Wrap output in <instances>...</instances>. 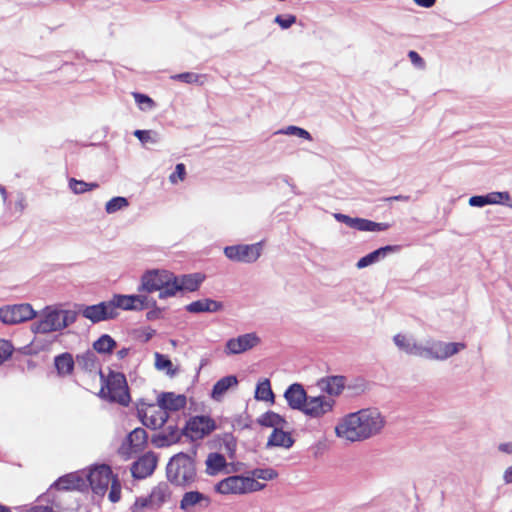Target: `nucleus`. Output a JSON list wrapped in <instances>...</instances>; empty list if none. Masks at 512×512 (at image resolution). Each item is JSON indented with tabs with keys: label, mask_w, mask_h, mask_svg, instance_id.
I'll return each instance as SVG.
<instances>
[{
	"label": "nucleus",
	"mask_w": 512,
	"mask_h": 512,
	"mask_svg": "<svg viewBox=\"0 0 512 512\" xmlns=\"http://www.w3.org/2000/svg\"><path fill=\"white\" fill-rule=\"evenodd\" d=\"M394 343L398 348L409 354H417L420 353L421 350V348L416 344H411L406 336L402 334H397L394 336Z\"/></svg>",
	"instance_id": "36"
},
{
	"label": "nucleus",
	"mask_w": 512,
	"mask_h": 512,
	"mask_svg": "<svg viewBox=\"0 0 512 512\" xmlns=\"http://www.w3.org/2000/svg\"><path fill=\"white\" fill-rule=\"evenodd\" d=\"M489 202H491V200H489L485 196H473L469 199V204L471 206H476V207H482V206L488 204Z\"/></svg>",
	"instance_id": "52"
},
{
	"label": "nucleus",
	"mask_w": 512,
	"mask_h": 512,
	"mask_svg": "<svg viewBox=\"0 0 512 512\" xmlns=\"http://www.w3.org/2000/svg\"><path fill=\"white\" fill-rule=\"evenodd\" d=\"M255 397L264 401H273L274 394L271 389L270 381L268 379L258 383L255 391Z\"/></svg>",
	"instance_id": "35"
},
{
	"label": "nucleus",
	"mask_w": 512,
	"mask_h": 512,
	"mask_svg": "<svg viewBox=\"0 0 512 512\" xmlns=\"http://www.w3.org/2000/svg\"><path fill=\"white\" fill-rule=\"evenodd\" d=\"M217 428L215 419L209 415H195L187 419L182 434L191 441L208 437Z\"/></svg>",
	"instance_id": "6"
},
{
	"label": "nucleus",
	"mask_w": 512,
	"mask_h": 512,
	"mask_svg": "<svg viewBox=\"0 0 512 512\" xmlns=\"http://www.w3.org/2000/svg\"><path fill=\"white\" fill-rule=\"evenodd\" d=\"M262 253V244H239L227 246L224 248L225 256L235 262L252 263L255 262Z\"/></svg>",
	"instance_id": "9"
},
{
	"label": "nucleus",
	"mask_w": 512,
	"mask_h": 512,
	"mask_svg": "<svg viewBox=\"0 0 512 512\" xmlns=\"http://www.w3.org/2000/svg\"><path fill=\"white\" fill-rule=\"evenodd\" d=\"M134 98L139 105L147 104L148 108H152L154 106V101L147 95L134 93Z\"/></svg>",
	"instance_id": "51"
},
{
	"label": "nucleus",
	"mask_w": 512,
	"mask_h": 512,
	"mask_svg": "<svg viewBox=\"0 0 512 512\" xmlns=\"http://www.w3.org/2000/svg\"><path fill=\"white\" fill-rule=\"evenodd\" d=\"M155 317H156V312L150 311V312L147 313V318L149 320L155 319Z\"/></svg>",
	"instance_id": "64"
},
{
	"label": "nucleus",
	"mask_w": 512,
	"mask_h": 512,
	"mask_svg": "<svg viewBox=\"0 0 512 512\" xmlns=\"http://www.w3.org/2000/svg\"><path fill=\"white\" fill-rule=\"evenodd\" d=\"M102 396L110 402L127 406L130 402V394L126 378L122 373H110L105 387L101 389Z\"/></svg>",
	"instance_id": "5"
},
{
	"label": "nucleus",
	"mask_w": 512,
	"mask_h": 512,
	"mask_svg": "<svg viewBox=\"0 0 512 512\" xmlns=\"http://www.w3.org/2000/svg\"><path fill=\"white\" fill-rule=\"evenodd\" d=\"M54 366L61 377L72 374L74 370V359L72 354L65 352L55 357Z\"/></svg>",
	"instance_id": "26"
},
{
	"label": "nucleus",
	"mask_w": 512,
	"mask_h": 512,
	"mask_svg": "<svg viewBox=\"0 0 512 512\" xmlns=\"http://www.w3.org/2000/svg\"><path fill=\"white\" fill-rule=\"evenodd\" d=\"M172 492L166 482L158 483L149 494V501L152 503V508L156 509L164 505L171 498Z\"/></svg>",
	"instance_id": "21"
},
{
	"label": "nucleus",
	"mask_w": 512,
	"mask_h": 512,
	"mask_svg": "<svg viewBox=\"0 0 512 512\" xmlns=\"http://www.w3.org/2000/svg\"><path fill=\"white\" fill-rule=\"evenodd\" d=\"M54 487L60 491H80L87 490L86 472L76 471L66 474L57 479Z\"/></svg>",
	"instance_id": "14"
},
{
	"label": "nucleus",
	"mask_w": 512,
	"mask_h": 512,
	"mask_svg": "<svg viewBox=\"0 0 512 512\" xmlns=\"http://www.w3.org/2000/svg\"><path fill=\"white\" fill-rule=\"evenodd\" d=\"M203 280L204 277L201 274L183 275L181 278L176 277L179 291H196Z\"/></svg>",
	"instance_id": "28"
},
{
	"label": "nucleus",
	"mask_w": 512,
	"mask_h": 512,
	"mask_svg": "<svg viewBox=\"0 0 512 512\" xmlns=\"http://www.w3.org/2000/svg\"><path fill=\"white\" fill-rule=\"evenodd\" d=\"M335 401L326 396L307 397L302 412L312 418H320L332 411Z\"/></svg>",
	"instance_id": "13"
},
{
	"label": "nucleus",
	"mask_w": 512,
	"mask_h": 512,
	"mask_svg": "<svg viewBox=\"0 0 512 512\" xmlns=\"http://www.w3.org/2000/svg\"><path fill=\"white\" fill-rule=\"evenodd\" d=\"M110 301L113 306L115 318L118 316L119 309L141 311L149 307L148 297L145 295H122L115 294Z\"/></svg>",
	"instance_id": "11"
},
{
	"label": "nucleus",
	"mask_w": 512,
	"mask_h": 512,
	"mask_svg": "<svg viewBox=\"0 0 512 512\" xmlns=\"http://www.w3.org/2000/svg\"><path fill=\"white\" fill-rule=\"evenodd\" d=\"M82 316L93 323L114 319L115 313L110 301H103L99 304L83 306L80 309Z\"/></svg>",
	"instance_id": "15"
},
{
	"label": "nucleus",
	"mask_w": 512,
	"mask_h": 512,
	"mask_svg": "<svg viewBox=\"0 0 512 512\" xmlns=\"http://www.w3.org/2000/svg\"><path fill=\"white\" fill-rule=\"evenodd\" d=\"M69 187L76 194H82L90 190H94L99 187L97 183H87L83 180H77L71 178L69 181Z\"/></svg>",
	"instance_id": "37"
},
{
	"label": "nucleus",
	"mask_w": 512,
	"mask_h": 512,
	"mask_svg": "<svg viewBox=\"0 0 512 512\" xmlns=\"http://www.w3.org/2000/svg\"><path fill=\"white\" fill-rule=\"evenodd\" d=\"M134 136L137 137L143 144L149 141L156 142V139L151 137V131L149 130H135Z\"/></svg>",
	"instance_id": "49"
},
{
	"label": "nucleus",
	"mask_w": 512,
	"mask_h": 512,
	"mask_svg": "<svg viewBox=\"0 0 512 512\" xmlns=\"http://www.w3.org/2000/svg\"><path fill=\"white\" fill-rule=\"evenodd\" d=\"M148 435L145 429L135 428L127 436L129 448H144L147 445Z\"/></svg>",
	"instance_id": "31"
},
{
	"label": "nucleus",
	"mask_w": 512,
	"mask_h": 512,
	"mask_svg": "<svg viewBox=\"0 0 512 512\" xmlns=\"http://www.w3.org/2000/svg\"><path fill=\"white\" fill-rule=\"evenodd\" d=\"M137 414L142 423L150 429L161 428L168 420L169 414L166 413L158 401L156 403H147L141 400L137 404Z\"/></svg>",
	"instance_id": "7"
},
{
	"label": "nucleus",
	"mask_w": 512,
	"mask_h": 512,
	"mask_svg": "<svg viewBox=\"0 0 512 512\" xmlns=\"http://www.w3.org/2000/svg\"><path fill=\"white\" fill-rule=\"evenodd\" d=\"M346 379L343 376H328L322 378L318 385L321 390L327 392L329 395L338 396L341 394L345 387Z\"/></svg>",
	"instance_id": "23"
},
{
	"label": "nucleus",
	"mask_w": 512,
	"mask_h": 512,
	"mask_svg": "<svg viewBox=\"0 0 512 512\" xmlns=\"http://www.w3.org/2000/svg\"><path fill=\"white\" fill-rule=\"evenodd\" d=\"M58 313H60V324L61 329H65L66 327L73 324L78 316V313L73 310H58Z\"/></svg>",
	"instance_id": "41"
},
{
	"label": "nucleus",
	"mask_w": 512,
	"mask_h": 512,
	"mask_svg": "<svg viewBox=\"0 0 512 512\" xmlns=\"http://www.w3.org/2000/svg\"><path fill=\"white\" fill-rule=\"evenodd\" d=\"M36 312L30 304H17L0 308V320L5 324H17L33 319Z\"/></svg>",
	"instance_id": "10"
},
{
	"label": "nucleus",
	"mask_w": 512,
	"mask_h": 512,
	"mask_svg": "<svg viewBox=\"0 0 512 512\" xmlns=\"http://www.w3.org/2000/svg\"><path fill=\"white\" fill-rule=\"evenodd\" d=\"M158 459L156 455L149 450L147 453L139 457L131 466V474L136 479H144L150 476L156 466Z\"/></svg>",
	"instance_id": "17"
},
{
	"label": "nucleus",
	"mask_w": 512,
	"mask_h": 512,
	"mask_svg": "<svg viewBox=\"0 0 512 512\" xmlns=\"http://www.w3.org/2000/svg\"><path fill=\"white\" fill-rule=\"evenodd\" d=\"M13 346L7 340H0V365L8 360L13 353Z\"/></svg>",
	"instance_id": "43"
},
{
	"label": "nucleus",
	"mask_w": 512,
	"mask_h": 512,
	"mask_svg": "<svg viewBox=\"0 0 512 512\" xmlns=\"http://www.w3.org/2000/svg\"><path fill=\"white\" fill-rule=\"evenodd\" d=\"M284 397L292 409L301 411L308 396L301 384L294 383L287 388Z\"/></svg>",
	"instance_id": "19"
},
{
	"label": "nucleus",
	"mask_w": 512,
	"mask_h": 512,
	"mask_svg": "<svg viewBox=\"0 0 512 512\" xmlns=\"http://www.w3.org/2000/svg\"><path fill=\"white\" fill-rule=\"evenodd\" d=\"M130 352L129 348H122L117 352V357L119 359H124Z\"/></svg>",
	"instance_id": "61"
},
{
	"label": "nucleus",
	"mask_w": 512,
	"mask_h": 512,
	"mask_svg": "<svg viewBox=\"0 0 512 512\" xmlns=\"http://www.w3.org/2000/svg\"><path fill=\"white\" fill-rule=\"evenodd\" d=\"M155 334V330H150L145 337V340L148 341L152 338V336Z\"/></svg>",
	"instance_id": "63"
},
{
	"label": "nucleus",
	"mask_w": 512,
	"mask_h": 512,
	"mask_svg": "<svg viewBox=\"0 0 512 512\" xmlns=\"http://www.w3.org/2000/svg\"><path fill=\"white\" fill-rule=\"evenodd\" d=\"M414 2L421 7L430 8L435 4L436 0H414Z\"/></svg>",
	"instance_id": "58"
},
{
	"label": "nucleus",
	"mask_w": 512,
	"mask_h": 512,
	"mask_svg": "<svg viewBox=\"0 0 512 512\" xmlns=\"http://www.w3.org/2000/svg\"><path fill=\"white\" fill-rule=\"evenodd\" d=\"M278 476L276 470L272 468H257L251 471V476L249 478H253L254 480H264L270 481L275 479Z\"/></svg>",
	"instance_id": "39"
},
{
	"label": "nucleus",
	"mask_w": 512,
	"mask_h": 512,
	"mask_svg": "<svg viewBox=\"0 0 512 512\" xmlns=\"http://www.w3.org/2000/svg\"><path fill=\"white\" fill-rule=\"evenodd\" d=\"M465 345L462 343H442L438 342L434 344L428 352L436 359L448 358L460 350L464 349Z\"/></svg>",
	"instance_id": "20"
},
{
	"label": "nucleus",
	"mask_w": 512,
	"mask_h": 512,
	"mask_svg": "<svg viewBox=\"0 0 512 512\" xmlns=\"http://www.w3.org/2000/svg\"><path fill=\"white\" fill-rule=\"evenodd\" d=\"M162 439L166 445H172L179 439V432L175 429L170 433V435H164Z\"/></svg>",
	"instance_id": "55"
},
{
	"label": "nucleus",
	"mask_w": 512,
	"mask_h": 512,
	"mask_svg": "<svg viewBox=\"0 0 512 512\" xmlns=\"http://www.w3.org/2000/svg\"><path fill=\"white\" fill-rule=\"evenodd\" d=\"M238 381L235 376H226L218 380L212 389V397L217 398L223 395L230 387L237 385Z\"/></svg>",
	"instance_id": "33"
},
{
	"label": "nucleus",
	"mask_w": 512,
	"mask_h": 512,
	"mask_svg": "<svg viewBox=\"0 0 512 512\" xmlns=\"http://www.w3.org/2000/svg\"><path fill=\"white\" fill-rule=\"evenodd\" d=\"M197 505L205 508L208 507L210 505L209 497L198 491H189L183 495L180 501V509L185 511H188Z\"/></svg>",
	"instance_id": "22"
},
{
	"label": "nucleus",
	"mask_w": 512,
	"mask_h": 512,
	"mask_svg": "<svg viewBox=\"0 0 512 512\" xmlns=\"http://www.w3.org/2000/svg\"><path fill=\"white\" fill-rule=\"evenodd\" d=\"M275 22L282 28L288 29L296 22V17L294 15H277L275 17Z\"/></svg>",
	"instance_id": "45"
},
{
	"label": "nucleus",
	"mask_w": 512,
	"mask_h": 512,
	"mask_svg": "<svg viewBox=\"0 0 512 512\" xmlns=\"http://www.w3.org/2000/svg\"><path fill=\"white\" fill-rule=\"evenodd\" d=\"M408 56H409L411 62L415 66L420 67V68L424 67L425 63H424L423 59L421 58V56L416 51H410L408 53Z\"/></svg>",
	"instance_id": "53"
},
{
	"label": "nucleus",
	"mask_w": 512,
	"mask_h": 512,
	"mask_svg": "<svg viewBox=\"0 0 512 512\" xmlns=\"http://www.w3.org/2000/svg\"><path fill=\"white\" fill-rule=\"evenodd\" d=\"M359 231H385L390 228V224L388 223H378L364 218H355V222L353 227Z\"/></svg>",
	"instance_id": "29"
},
{
	"label": "nucleus",
	"mask_w": 512,
	"mask_h": 512,
	"mask_svg": "<svg viewBox=\"0 0 512 512\" xmlns=\"http://www.w3.org/2000/svg\"><path fill=\"white\" fill-rule=\"evenodd\" d=\"M259 343L260 338L256 333L243 334L229 339L225 346V352L226 354H241L254 348Z\"/></svg>",
	"instance_id": "16"
},
{
	"label": "nucleus",
	"mask_w": 512,
	"mask_h": 512,
	"mask_svg": "<svg viewBox=\"0 0 512 512\" xmlns=\"http://www.w3.org/2000/svg\"><path fill=\"white\" fill-rule=\"evenodd\" d=\"M206 465L207 472L211 475L217 474L228 466L225 457L219 453H210L207 457Z\"/></svg>",
	"instance_id": "30"
},
{
	"label": "nucleus",
	"mask_w": 512,
	"mask_h": 512,
	"mask_svg": "<svg viewBox=\"0 0 512 512\" xmlns=\"http://www.w3.org/2000/svg\"><path fill=\"white\" fill-rule=\"evenodd\" d=\"M222 308L221 302L212 299H200L186 306V310L190 313L217 312Z\"/></svg>",
	"instance_id": "24"
},
{
	"label": "nucleus",
	"mask_w": 512,
	"mask_h": 512,
	"mask_svg": "<svg viewBox=\"0 0 512 512\" xmlns=\"http://www.w3.org/2000/svg\"><path fill=\"white\" fill-rule=\"evenodd\" d=\"M128 205H129V203L126 198L114 197L106 203L105 209H106L107 213L111 214V213H115L118 210H121V209L127 207Z\"/></svg>",
	"instance_id": "40"
},
{
	"label": "nucleus",
	"mask_w": 512,
	"mask_h": 512,
	"mask_svg": "<svg viewBox=\"0 0 512 512\" xmlns=\"http://www.w3.org/2000/svg\"><path fill=\"white\" fill-rule=\"evenodd\" d=\"M398 250H399V246L387 245V246L381 247V248L367 254L366 256L362 257L361 259H359L356 266L359 269L365 268V267L375 263L376 261H378L379 258H384L387 255V253L395 252Z\"/></svg>",
	"instance_id": "25"
},
{
	"label": "nucleus",
	"mask_w": 512,
	"mask_h": 512,
	"mask_svg": "<svg viewBox=\"0 0 512 512\" xmlns=\"http://www.w3.org/2000/svg\"><path fill=\"white\" fill-rule=\"evenodd\" d=\"M279 421H282V419L279 417V415L275 413H267L262 420V424L265 426H274Z\"/></svg>",
	"instance_id": "50"
},
{
	"label": "nucleus",
	"mask_w": 512,
	"mask_h": 512,
	"mask_svg": "<svg viewBox=\"0 0 512 512\" xmlns=\"http://www.w3.org/2000/svg\"><path fill=\"white\" fill-rule=\"evenodd\" d=\"M408 198L409 197H407V196L399 195V196L387 198V200L388 201H392V200H408Z\"/></svg>",
	"instance_id": "62"
},
{
	"label": "nucleus",
	"mask_w": 512,
	"mask_h": 512,
	"mask_svg": "<svg viewBox=\"0 0 512 512\" xmlns=\"http://www.w3.org/2000/svg\"><path fill=\"white\" fill-rule=\"evenodd\" d=\"M26 512H54L52 508L47 506H35L27 510Z\"/></svg>",
	"instance_id": "57"
},
{
	"label": "nucleus",
	"mask_w": 512,
	"mask_h": 512,
	"mask_svg": "<svg viewBox=\"0 0 512 512\" xmlns=\"http://www.w3.org/2000/svg\"><path fill=\"white\" fill-rule=\"evenodd\" d=\"M152 508V503L149 501V495L147 497L137 498L132 506L133 512H141L145 508Z\"/></svg>",
	"instance_id": "47"
},
{
	"label": "nucleus",
	"mask_w": 512,
	"mask_h": 512,
	"mask_svg": "<svg viewBox=\"0 0 512 512\" xmlns=\"http://www.w3.org/2000/svg\"><path fill=\"white\" fill-rule=\"evenodd\" d=\"M265 486V484L260 483L259 481H256L253 478H249L248 476L244 477L234 475L219 481L215 485V490L216 492L223 495H241L260 491L264 489Z\"/></svg>",
	"instance_id": "4"
},
{
	"label": "nucleus",
	"mask_w": 512,
	"mask_h": 512,
	"mask_svg": "<svg viewBox=\"0 0 512 512\" xmlns=\"http://www.w3.org/2000/svg\"><path fill=\"white\" fill-rule=\"evenodd\" d=\"M116 345V341L110 335L103 334L93 343V348L100 354H111Z\"/></svg>",
	"instance_id": "32"
},
{
	"label": "nucleus",
	"mask_w": 512,
	"mask_h": 512,
	"mask_svg": "<svg viewBox=\"0 0 512 512\" xmlns=\"http://www.w3.org/2000/svg\"><path fill=\"white\" fill-rule=\"evenodd\" d=\"M286 133L294 134V135H297L298 137H301V138H304L307 140H312L310 133L307 130L300 128V127L289 126L286 130Z\"/></svg>",
	"instance_id": "48"
},
{
	"label": "nucleus",
	"mask_w": 512,
	"mask_h": 512,
	"mask_svg": "<svg viewBox=\"0 0 512 512\" xmlns=\"http://www.w3.org/2000/svg\"><path fill=\"white\" fill-rule=\"evenodd\" d=\"M334 216H335L336 220H338L339 222L344 223L351 228L353 227L355 218H352L348 215L341 214V213H337Z\"/></svg>",
	"instance_id": "54"
},
{
	"label": "nucleus",
	"mask_w": 512,
	"mask_h": 512,
	"mask_svg": "<svg viewBox=\"0 0 512 512\" xmlns=\"http://www.w3.org/2000/svg\"><path fill=\"white\" fill-rule=\"evenodd\" d=\"M158 403L166 410V413L177 412L186 407L187 398L184 394L174 392H162L157 397Z\"/></svg>",
	"instance_id": "18"
},
{
	"label": "nucleus",
	"mask_w": 512,
	"mask_h": 512,
	"mask_svg": "<svg viewBox=\"0 0 512 512\" xmlns=\"http://www.w3.org/2000/svg\"><path fill=\"white\" fill-rule=\"evenodd\" d=\"M504 481L505 483L509 484L512 483V466L508 467L506 471L504 472Z\"/></svg>",
	"instance_id": "60"
},
{
	"label": "nucleus",
	"mask_w": 512,
	"mask_h": 512,
	"mask_svg": "<svg viewBox=\"0 0 512 512\" xmlns=\"http://www.w3.org/2000/svg\"><path fill=\"white\" fill-rule=\"evenodd\" d=\"M195 463L191 456L180 452L173 456L167 465V477L176 485H186L194 481Z\"/></svg>",
	"instance_id": "3"
},
{
	"label": "nucleus",
	"mask_w": 512,
	"mask_h": 512,
	"mask_svg": "<svg viewBox=\"0 0 512 512\" xmlns=\"http://www.w3.org/2000/svg\"><path fill=\"white\" fill-rule=\"evenodd\" d=\"M138 291L153 293L159 291V298L175 296L179 291L176 276L168 270L153 269L146 271L141 277Z\"/></svg>",
	"instance_id": "2"
},
{
	"label": "nucleus",
	"mask_w": 512,
	"mask_h": 512,
	"mask_svg": "<svg viewBox=\"0 0 512 512\" xmlns=\"http://www.w3.org/2000/svg\"><path fill=\"white\" fill-rule=\"evenodd\" d=\"M293 444L292 434L279 428H274L268 439V445L270 446L290 448Z\"/></svg>",
	"instance_id": "27"
},
{
	"label": "nucleus",
	"mask_w": 512,
	"mask_h": 512,
	"mask_svg": "<svg viewBox=\"0 0 512 512\" xmlns=\"http://www.w3.org/2000/svg\"><path fill=\"white\" fill-rule=\"evenodd\" d=\"M171 78L174 80H179V81L191 84V83L198 82L199 75L196 73H192V72H185V73L173 75Z\"/></svg>",
	"instance_id": "46"
},
{
	"label": "nucleus",
	"mask_w": 512,
	"mask_h": 512,
	"mask_svg": "<svg viewBox=\"0 0 512 512\" xmlns=\"http://www.w3.org/2000/svg\"><path fill=\"white\" fill-rule=\"evenodd\" d=\"M78 360L84 361L85 365H88V363L93 364L94 363V355L92 353L88 352L85 355L78 357Z\"/></svg>",
	"instance_id": "59"
},
{
	"label": "nucleus",
	"mask_w": 512,
	"mask_h": 512,
	"mask_svg": "<svg viewBox=\"0 0 512 512\" xmlns=\"http://www.w3.org/2000/svg\"><path fill=\"white\" fill-rule=\"evenodd\" d=\"M186 176V168L183 163H179L175 167V171L169 176V181L172 184H177L179 181H183Z\"/></svg>",
	"instance_id": "44"
},
{
	"label": "nucleus",
	"mask_w": 512,
	"mask_h": 512,
	"mask_svg": "<svg viewBox=\"0 0 512 512\" xmlns=\"http://www.w3.org/2000/svg\"><path fill=\"white\" fill-rule=\"evenodd\" d=\"M108 498L113 503L118 502L121 498V484L116 476L109 484Z\"/></svg>",
	"instance_id": "42"
},
{
	"label": "nucleus",
	"mask_w": 512,
	"mask_h": 512,
	"mask_svg": "<svg viewBox=\"0 0 512 512\" xmlns=\"http://www.w3.org/2000/svg\"><path fill=\"white\" fill-rule=\"evenodd\" d=\"M154 358V365L157 370L165 371L170 376H174L176 374V369L173 367L172 361L167 356L156 352L154 354Z\"/></svg>",
	"instance_id": "34"
},
{
	"label": "nucleus",
	"mask_w": 512,
	"mask_h": 512,
	"mask_svg": "<svg viewBox=\"0 0 512 512\" xmlns=\"http://www.w3.org/2000/svg\"><path fill=\"white\" fill-rule=\"evenodd\" d=\"M86 477L87 489L90 487L95 494L104 495L115 476L108 465L102 464L86 473Z\"/></svg>",
	"instance_id": "8"
},
{
	"label": "nucleus",
	"mask_w": 512,
	"mask_h": 512,
	"mask_svg": "<svg viewBox=\"0 0 512 512\" xmlns=\"http://www.w3.org/2000/svg\"><path fill=\"white\" fill-rule=\"evenodd\" d=\"M60 315L57 309L46 307L40 318L32 324V331L39 334L61 331Z\"/></svg>",
	"instance_id": "12"
},
{
	"label": "nucleus",
	"mask_w": 512,
	"mask_h": 512,
	"mask_svg": "<svg viewBox=\"0 0 512 512\" xmlns=\"http://www.w3.org/2000/svg\"><path fill=\"white\" fill-rule=\"evenodd\" d=\"M503 196L508 198L507 193H491V194L486 195L485 197H487L489 200H491V202H489L488 204H495V203H499L501 201V199L503 198Z\"/></svg>",
	"instance_id": "56"
},
{
	"label": "nucleus",
	"mask_w": 512,
	"mask_h": 512,
	"mask_svg": "<svg viewBox=\"0 0 512 512\" xmlns=\"http://www.w3.org/2000/svg\"><path fill=\"white\" fill-rule=\"evenodd\" d=\"M213 442L216 448H234L236 446V439L229 432L216 435Z\"/></svg>",
	"instance_id": "38"
},
{
	"label": "nucleus",
	"mask_w": 512,
	"mask_h": 512,
	"mask_svg": "<svg viewBox=\"0 0 512 512\" xmlns=\"http://www.w3.org/2000/svg\"><path fill=\"white\" fill-rule=\"evenodd\" d=\"M385 420L376 409H362L343 417L335 427L338 437L351 442L363 441L378 434Z\"/></svg>",
	"instance_id": "1"
}]
</instances>
